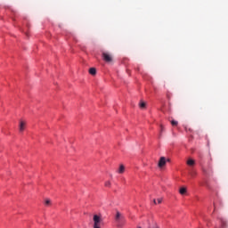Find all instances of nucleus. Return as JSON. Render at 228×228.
Returning <instances> with one entry per match:
<instances>
[{"label": "nucleus", "instance_id": "nucleus-1", "mask_svg": "<svg viewBox=\"0 0 228 228\" xmlns=\"http://www.w3.org/2000/svg\"><path fill=\"white\" fill-rule=\"evenodd\" d=\"M114 221L116 224V227H118V228H124V227H126V224H127L126 216L119 211L116 212V215L114 216Z\"/></svg>", "mask_w": 228, "mask_h": 228}, {"label": "nucleus", "instance_id": "nucleus-2", "mask_svg": "<svg viewBox=\"0 0 228 228\" xmlns=\"http://www.w3.org/2000/svg\"><path fill=\"white\" fill-rule=\"evenodd\" d=\"M102 56L103 61H106L107 63H111V61H113V56L111 55V53L103 52Z\"/></svg>", "mask_w": 228, "mask_h": 228}, {"label": "nucleus", "instance_id": "nucleus-3", "mask_svg": "<svg viewBox=\"0 0 228 228\" xmlns=\"http://www.w3.org/2000/svg\"><path fill=\"white\" fill-rule=\"evenodd\" d=\"M93 220L94 222V228H101V222L102 219L98 215H94L93 217Z\"/></svg>", "mask_w": 228, "mask_h": 228}, {"label": "nucleus", "instance_id": "nucleus-4", "mask_svg": "<svg viewBox=\"0 0 228 228\" xmlns=\"http://www.w3.org/2000/svg\"><path fill=\"white\" fill-rule=\"evenodd\" d=\"M165 165H167V158L161 157L159 161V167L163 168V167H165Z\"/></svg>", "mask_w": 228, "mask_h": 228}, {"label": "nucleus", "instance_id": "nucleus-5", "mask_svg": "<svg viewBox=\"0 0 228 228\" xmlns=\"http://www.w3.org/2000/svg\"><path fill=\"white\" fill-rule=\"evenodd\" d=\"M20 133H22L24 131V129H26V123L22 120L20 121Z\"/></svg>", "mask_w": 228, "mask_h": 228}, {"label": "nucleus", "instance_id": "nucleus-6", "mask_svg": "<svg viewBox=\"0 0 228 228\" xmlns=\"http://www.w3.org/2000/svg\"><path fill=\"white\" fill-rule=\"evenodd\" d=\"M186 163H187L188 167L195 166V161L192 159H189Z\"/></svg>", "mask_w": 228, "mask_h": 228}, {"label": "nucleus", "instance_id": "nucleus-7", "mask_svg": "<svg viewBox=\"0 0 228 228\" xmlns=\"http://www.w3.org/2000/svg\"><path fill=\"white\" fill-rule=\"evenodd\" d=\"M89 74H91V76H95V74H97V69H95V68H90Z\"/></svg>", "mask_w": 228, "mask_h": 228}, {"label": "nucleus", "instance_id": "nucleus-8", "mask_svg": "<svg viewBox=\"0 0 228 228\" xmlns=\"http://www.w3.org/2000/svg\"><path fill=\"white\" fill-rule=\"evenodd\" d=\"M179 193H180V195H185V193H186V187L180 188Z\"/></svg>", "mask_w": 228, "mask_h": 228}, {"label": "nucleus", "instance_id": "nucleus-9", "mask_svg": "<svg viewBox=\"0 0 228 228\" xmlns=\"http://www.w3.org/2000/svg\"><path fill=\"white\" fill-rule=\"evenodd\" d=\"M125 170H126V167H124V165H121L118 169V174H124Z\"/></svg>", "mask_w": 228, "mask_h": 228}, {"label": "nucleus", "instance_id": "nucleus-10", "mask_svg": "<svg viewBox=\"0 0 228 228\" xmlns=\"http://www.w3.org/2000/svg\"><path fill=\"white\" fill-rule=\"evenodd\" d=\"M221 224H222V227L221 228H225L227 227V222L224 221V220H221Z\"/></svg>", "mask_w": 228, "mask_h": 228}, {"label": "nucleus", "instance_id": "nucleus-11", "mask_svg": "<svg viewBox=\"0 0 228 228\" xmlns=\"http://www.w3.org/2000/svg\"><path fill=\"white\" fill-rule=\"evenodd\" d=\"M139 106H140V108H141L142 110H143V109L145 108V106H146L145 102H141L140 104H139Z\"/></svg>", "mask_w": 228, "mask_h": 228}, {"label": "nucleus", "instance_id": "nucleus-12", "mask_svg": "<svg viewBox=\"0 0 228 228\" xmlns=\"http://www.w3.org/2000/svg\"><path fill=\"white\" fill-rule=\"evenodd\" d=\"M105 186L107 188H110V186H111V182H110V181L105 182Z\"/></svg>", "mask_w": 228, "mask_h": 228}, {"label": "nucleus", "instance_id": "nucleus-13", "mask_svg": "<svg viewBox=\"0 0 228 228\" xmlns=\"http://www.w3.org/2000/svg\"><path fill=\"white\" fill-rule=\"evenodd\" d=\"M45 206H49L51 204V200H45Z\"/></svg>", "mask_w": 228, "mask_h": 228}, {"label": "nucleus", "instance_id": "nucleus-14", "mask_svg": "<svg viewBox=\"0 0 228 228\" xmlns=\"http://www.w3.org/2000/svg\"><path fill=\"white\" fill-rule=\"evenodd\" d=\"M157 200L158 204H161L163 202V198H159Z\"/></svg>", "mask_w": 228, "mask_h": 228}, {"label": "nucleus", "instance_id": "nucleus-15", "mask_svg": "<svg viewBox=\"0 0 228 228\" xmlns=\"http://www.w3.org/2000/svg\"><path fill=\"white\" fill-rule=\"evenodd\" d=\"M171 124H172V126H177V121L172 120V121H171Z\"/></svg>", "mask_w": 228, "mask_h": 228}, {"label": "nucleus", "instance_id": "nucleus-16", "mask_svg": "<svg viewBox=\"0 0 228 228\" xmlns=\"http://www.w3.org/2000/svg\"><path fill=\"white\" fill-rule=\"evenodd\" d=\"M191 175L192 177H195V175H197V173H196L195 171H192V172L191 173Z\"/></svg>", "mask_w": 228, "mask_h": 228}, {"label": "nucleus", "instance_id": "nucleus-17", "mask_svg": "<svg viewBox=\"0 0 228 228\" xmlns=\"http://www.w3.org/2000/svg\"><path fill=\"white\" fill-rule=\"evenodd\" d=\"M160 131L163 132V126H160Z\"/></svg>", "mask_w": 228, "mask_h": 228}, {"label": "nucleus", "instance_id": "nucleus-18", "mask_svg": "<svg viewBox=\"0 0 228 228\" xmlns=\"http://www.w3.org/2000/svg\"><path fill=\"white\" fill-rule=\"evenodd\" d=\"M167 162H170V159H166V162H167Z\"/></svg>", "mask_w": 228, "mask_h": 228}, {"label": "nucleus", "instance_id": "nucleus-19", "mask_svg": "<svg viewBox=\"0 0 228 228\" xmlns=\"http://www.w3.org/2000/svg\"><path fill=\"white\" fill-rule=\"evenodd\" d=\"M153 204H157L156 200H153Z\"/></svg>", "mask_w": 228, "mask_h": 228}]
</instances>
